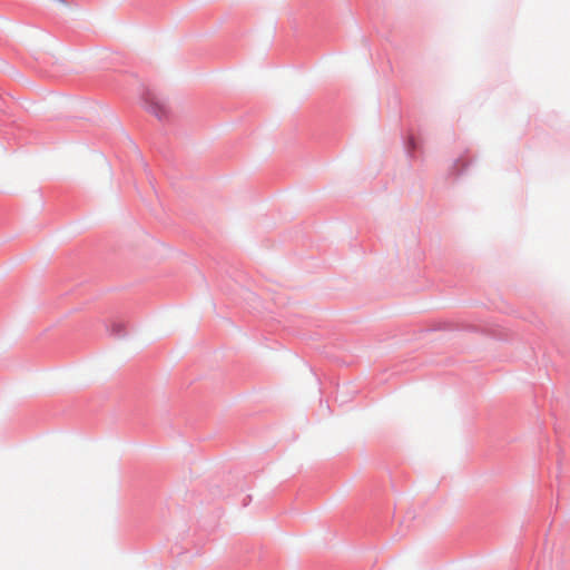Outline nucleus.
Masks as SVG:
<instances>
[{
    "label": "nucleus",
    "instance_id": "1",
    "mask_svg": "<svg viewBox=\"0 0 570 570\" xmlns=\"http://www.w3.org/2000/svg\"><path fill=\"white\" fill-rule=\"evenodd\" d=\"M144 104L146 109L153 114L158 120L164 121L168 118V109L165 104L157 100V98L151 94L147 92L144 96Z\"/></svg>",
    "mask_w": 570,
    "mask_h": 570
},
{
    "label": "nucleus",
    "instance_id": "2",
    "mask_svg": "<svg viewBox=\"0 0 570 570\" xmlns=\"http://www.w3.org/2000/svg\"><path fill=\"white\" fill-rule=\"evenodd\" d=\"M404 148L409 158H415V153L419 150L420 144L413 132H409L407 136L405 137Z\"/></svg>",
    "mask_w": 570,
    "mask_h": 570
},
{
    "label": "nucleus",
    "instance_id": "3",
    "mask_svg": "<svg viewBox=\"0 0 570 570\" xmlns=\"http://www.w3.org/2000/svg\"><path fill=\"white\" fill-rule=\"evenodd\" d=\"M471 163L472 161L464 156L459 157L452 165L451 174L454 176L463 175L468 170Z\"/></svg>",
    "mask_w": 570,
    "mask_h": 570
},
{
    "label": "nucleus",
    "instance_id": "4",
    "mask_svg": "<svg viewBox=\"0 0 570 570\" xmlns=\"http://www.w3.org/2000/svg\"><path fill=\"white\" fill-rule=\"evenodd\" d=\"M108 331L111 336L116 338H124L127 335V332L125 330V325L120 322H114L109 327Z\"/></svg>",
    "mask_w": 570,
    "mask_h": 570
}]
</instances>
